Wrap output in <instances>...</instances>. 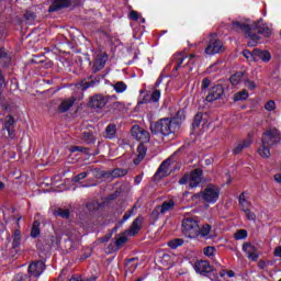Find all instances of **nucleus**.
<instances>
[{"label": "nucleus", "mask_w": 281, "mask_h": 281, "mask_svg": "<svg viewBox=\"0 0 281 281\" xmlns=\"http://www.w3.org/2000/svg\"><path fill=\"white\" fill-rule=\"evenodd\" d=\"M134 211H135V206L132 210L127 211V213L123 215L122 223H124L125 221H128Z\"/></svg>", "instance_id": "13d9d810"}, {"label": "nucleus", "mask_w": 281, "mask_h": 281, "mask_svg": "<svg viewBox=\"0 0 281 281\" xmlns=\"http://www.w3.org/2000/svg\"><path fill=\"white\" fill-rule=\"evenodd\" d=\"M255 60H262L263 63H269L271 60V53L269 50H262L260 48L254 49Z\"/></svg>", "instance_id": "4be33fe9"}, {"label": "nucleus", "mask_w": 281, "mask_h": 281, "mask_svg": "<svg viewBox=\"0 0 281 281\" xmlns=\"http://www.w3.org/2000/svg\"><path fill=\"white\" fill-rule=\"evenodd\" d=\"M13 249H18V247H21V231L15 229L13 233Z\"/></svg>", "instance_id": "72a5a7b5"}, {"label": "nucleus", "mask_w": 281, "mask_h": 281, "mask_svg": "<svg viewBox=\"0 0 281 281\" xmlns=\"http://www.w3.org/2000/svg\"><path fill=\"white\" fill-rule=\"evenodd\" d=\"M132 137L136 139L137 142H140V144H148L150 142V133L142 127L139 125H134L131 130Z\"/></svg>", "instance_id": "9d476101"}, {"label": "nucleus", "mask_w": 281, "mask_h": 281, "mask_svg": "<svg viewBox=\"0 0 281 281\" xmlns=\"http://www.w3.org/2000/svg\"><path fill=\"white\" fill-rule=\"evenodd\" d=\"M106 60H109L108 55L98 56L97 60L92 65V74H98V71H102V68L106 66Z\"/></svg>", "instance_id": "6ab92c4d"}, {"label": "nucleus", "mask_w": 281, "mask_h": 281, "mask_svg": "<svg viewBox=\"0 0 281 281\" xmlns=\"http://www.w3.org/2000/svg\"><path fill=\"white\" fill-rule=\"evenodd\" d=\"M161 82H164V78L162 77H158V79L155 82V88H159V86L161 85Z\"/></svg>", "instance_id": "0e129e2a"}, {"label": "nucleus", "mask_w": 281, "mask_h": 281, "mask_svg": "<svg viewBox=\"0 0 281 281\" xmlns=\"http://www.w3.org/2000/svg\"><path fill=\"white\" fill-rule=\"evenodd\" d=\"M128 240L126 236H121L116 239V247H122V245H125V243Z\"/></svg>", "instance_id": "6e6d98bb"}, {"label": "nucleus", "mask_w": 281, "mask_h": 281, "mask_svg": "<svg viewBox=\"0 0 281 281\" xmlns=\"http://www.w3.org/2000/svg\"><path fill=\"white\" fill-rule=\"evenodd\" d=\"M3 58H8V53L5 52V48H0V60Z\"/></svg>", "instance_id": "052dcab7"}, {"label": "nucleus", "mask_w": 281, "mask_h": 281, "mask_svg": "<svg viewBox=\"0 0 281 281\" xmlns=\"http://www.w3.org/2000/svg\"><path fill=\"white\" fill-rule=\"evenodd\" d=\"M211 40L205 48V54L209 56H214L215 54H221L223 52V42L216 38V34H211Z\"/></svg>", "instance_id": "6e6552de"}, {"label": "nucleus", "mask_w": 281, "mask_h": 281, "mask_svg": "<svg viewBox=\"0 0 281 281\" xmlns=\"http://www.w3.org/2000/svg\"><path fill=\"white\" fill-rule=\"evenodd\" d=\"M201 122H203V113L198 112L193 119L192 130L194 131V130L199 128V126H201Z\"/></svg>", "instance_id": "f704fd0d"}, {"label": "nucleus", "mask_w": 281, "mask_h": 281, "mask_svg": "<svg viewBox=\"0 0 281 281\" xmlns=\"http://www.w3.org/2000/svg\"><path fill=\"white\" fill-rule=\"evenodd\" d=\"M203 252H204V256L212 258V256H214V254L216 252V248H214L212 246H207L203 249Z\"/></svg>", "instance_id": "de8ad7c7"}, {"label": "nucleus", "mask_w": 281, "mask_h": 281, "mask_svg": "<svg viewBox=\"0 0 281 281\" xmlns=\"http://www.w3.org/2000/svg\"><path fill=\"white\" fill-rule=\"evenodd\" d=\"M43 271H45V262L43 261H33L29 266V273L34 278H38L43 273Z\"/></svg>", "instance_id": "ddd939ff"}, {"label": "nucleus", "mask_w": 281, "mask_h": 281, "mask_svg": "<svg viewBox=\"0 0 281 281\" xmlns=\"http://www.w3.org/2000/svg\"><path fill=\"white\" fill-rule=\"evenodd\" d=\"M241 54L247 60H256V55L254 54V50L250 52L249 49H244Z\"/></svg>", "instance_id": "37998d69"}, {"label": "nucleus", "mask_w": 281, "mask_h": 281, "mask_svg": "<svg viewBox=\"0 0 281 281\" xmlns=\"http://www.w3.org/2000/svg\"><path fill=\"white\" fill-rule=\"evenodd\" d=\"M179 168V166L172 162V158L169 157L160 164L154 177H170V175H172V172H177Z\"/></svg>", "instance_id": "423d86ee"}, {"label": "nucleus", "mask_w": 281, "mask_h": 281, "mask_svg": "<svg viewBox=\"0 0 281 281\" xmlns=\"http://www.w3.org/2000/svg\"><path fill=\"white\" fill-rule=\"evenodd\" d=\"M186 58H189V61L187 63V65H194V63H196L195 58H199V56H196L195 54H190L187 57H183V55H173L169 64L170 66L175 65L173 71H179Z\"/></svg>", "instance_id": "1a4fd4ad"}, {"label": "nucleus", "mask_w": 281, "mask_h": 281, "mask_svg": "<svg viewBox=\"0 0 281 281\" xmlns=\"http://www.w3.org/2000/svg\"><path fill=\"white\" fill-rule=\"evenodd\" d=\"M76 0H53L52 4L48 8V12H60L65 8H71Z\"/></svg>", "instance_id": "9b49d317"}, {"label": "nucleus", "mask_w": 281, "mask_h": 281, "mask_svg": "<svg viewBox=\"0 0 281 281\" xmlns=\"http://www.w3.org/2000/svg\"><path fill=\"white\" fill-rule=\"evenodd\" d=\"M239 205L241 210H245V207H249V202L247 201V199H245V192L239 195Z\"/></svg>", "instance_id": "c03bdc74"}, {"label": "nucleus", "mask_w": 281, "mask_h": 281, "mask_svg": "<svg viewBox=\"0 0 281 281\" xmlns=\"http://www.w3.org/2000/svg\"><path fill=\"white\" fill-rule=\"evenodd\" d=\"M54 216H60V218H69L71 216L69 209H55L53 211Z\"/></svg>", "instance_id": "7c9ffc66"}, {"label": "nucleus", "mask_w": 281, "mask_h": 281, "mask_svg": "<svg viewBox=\"0 0 281 281\" xmlns=\"http://www.w3.org/2000/svg\"><path fill=\"white\" fill-rule=\"evenodd\" d=\"M183 122H186V110L181 109L171 117H162L151 122L149 130L151 135L170 137V135H176L178 131H181Z\"/></svg>", "instance_id": "f257e3e1"}, {"label": "nucleus", "mask_w": 281, "mask_h": 281, "mask_svg": "<svg viewBox=\"0 0 281 281\" xmlns=\"http://www.w3.org/2000/svg\"><path fill=\"white\" fill-rule=\"evenodd\" d=\"M41 234V222L34 221L31 229L32 238H37Z\"/></svg>", "instance_id": "473e14b6"}, {"label": "nucleus", "mask_w": 281, "mask_h": 281, "mask_svg": "<svg viewBox=\"0 0 281 281\" xmlns=\"http://www.w3.org/2000/svg\"><path fill=\"white\" fill-rule=\"evenodd\" d=\"M266 111H274L276 110V101L270 100L265 104Z\"/></svg>", "instance_id": "5fc2aeb1"}, {"label": "nucleus", "mask_w": 281, "mask_h": 281, "mask_svg": "<svg viewBox=\"0 0 281 281\" xmlns=\"http://www.w3.org/2000/svg\"><path fill=\"white\" fill-rule=\"evenodd\" d=\"M82 139H83V142H86V144H95V137L93 136V133H91V132H83Z\"/></svg>", "instance_id": "e433bc0d"}, {"label": "nucleus", "mask_w": 281, "mask_h": 281, "mask_svg": "<svg viewBox=\"0 0 281 281\" xmlns=\"http://www.w3.org/2000/svg\"><path fill=\"white\" fill-rule=\"evenodd\" d=\"M175 209V201H165L161 205H158L153 211L154 216H159V214H166V212H170V210Z\"/></svg>", "instance_id": "4468645a"}, {"label": "nucleus", "mask_w": 281, "mask_h": 281, "mask_svg": "<svg viewBox=\"0 0 281 281\" xmlns=\"http://www.w3.org/2000/svg\"><path fill=\"white\" fill-rule=\"evenodd\" d=\"M225 98V87L223 85L217 83L209 89V93L205 98L206 102H216V100H223Z\"/></svg>", "instance_id": "0eeeda50"}, {"label": "nucleus", "mask_w": 281, "mask_h": 281, "mask_svg": "<svg viewBox=\"0 0 281 281\" xmlns=\"http://www.w3.org/2000/svg\"><path fill=\"white\" fill-rule=\"evenodd\" d=\"M194 269L196 273H201V276H203L204 273H212V266L209 261L205 260L195 262Z\"/></svg>", "instance_id": "aec40b11"}, {"label": "nucleus", "mask_w": 281, "mask_h": 281, "mask_svg": "<svg viewBox=\"0 0 281 281\" xmlns=\"http://www.w3.org/2000/svg\"><path fill=\"white\" fill-rule=\"evenodd\" d=\"M74 104H76V98L74 97L61 101V103L58 106L59 113H67V111H69V109H71Z\"/></svg>", "instance_id": "5701e85b"}, {"label": "nucleus", "mask_w": 281, "mask_h": 281, "mask_svg": "<svg viewBox=\"0 0 281 281\" xmlns=\"http://www.w3.org/2000/svg\"><path fill=\"white\" fill-rule=\"evenodd\" d=\"M245 34L250 41L260 43V35H258L257 31H254V24L250 25V31L248 33L246 32Z\"/></svg>", "instance_id": "2f4dec72"}, {"label": "nucleus", "mask_w": 281, "mask_h": 281, "mask_svg": "<svg viewBox=\"0 0 281 281\" xmlns=\"http://www.w3.org/2000/svg\"><path fill=\"white\" fill-rule=\"evenodd\" d=\"M274 256L277 258H281V246L274 248Z\"/></svg>", "instance_id": "680f3d73"}, {"label": "nucleus", "mask_w": 281, "mask_h": 281, "mask_svg": "<svg viewBox=\"0 0 281 281\" xmlns=\"http://www.w3.org/2000/svg\"><path fill=\"white\" fill-rule=\"evenodd\" d=\"M249 98V92L247 90L238 91L234 94L233 100L234 102H243Z\"/></svg>", "instance_id": "c756f323"}, {"label": "nucleus", "mask_w": 281, "mask_h": 281, "mask_svg": "<svg viewBox=\"0 0 281 281\" xmlns=\"http://www.w3.org/2000/svg\"><path fill=\"white\" fill-rule=\"evenodd\" d=\"M258 267H259V269H265L267 267V262L266 261H259Z\"/></svg>", "instance_id": "338daca9"}, {"label": "nucleus", "mask_w": 281, "mask_h": 281, "mask_svg": "<svg viewBox=\"0 0 281 281\" xmlns=\"http://www.w3.org/2000/svg\"><path fill=\"white\" fill-rule=\"evenodd\" d=\"M14 116L8 115L4 121L3 128H14Z\"/></svg>", "instance_id": "a19ab883"}, {"label": "nucleus", "mask_w": 281, "mask_h": 281, "mask_svg": "<svg viewBox=\"0 0 281 281\" xmlns=\"http://www.w3.org/2000/svg\"><path fill=\"white\" fill-rule=\"evenodd\" d=\"M5 131H8V135L11 139H14L15 134H14V127H9V128H4Z\"/></svg>", "instance_id": "bf43d9fd"}, {"label": "nucleus", "mask_w": 281, "mask_h": 281, "mask_svg": "<svg viewBox=\"0 0 281 281\" xmlns=\"http://www.w3.org/2000/svg\"><path fill=\"white\" fill-rule=\"evenodd\" d=\"M210 85H212V80L210 78H204L201 83L202 91H207L210 89Z\"/></svg>", "instance_id": "8fccbe9b"}, {"label": "nucleus", "mask_w": 281, "mask_h": 281, "mask_svg": "<svg viewBox=\"0 0 281 281\" xmlns=\"http://www.w3.org/2000/svg\"><path fill=\"white\" fill-rule=\"evenodd\" d=\"M137 158L134 159L135 166H138L143 161V159L146 157V153H148V148L144 145V143H140L137 147Z\"/></svg>", "instance_id": "b1692460"}, {"label": "nucleus", "mask_w": 281, "mask_h": 281, "mask_svg": "<svg viewBox=\"0 0 281 281\" xmlns=\"http://www.w3.org/2000/svg\"><path fill=\"white\" fill-rule=\"evenodd\" d=\"M260 23H262V19H259L252 24V32H257V34L265 36V38H269L273 34V31L267 25L261 26Z\"/></svg>", "instance_id": "f8f14e48"}, {"label": "nucleus", "mask_w": 281, "mask_h": 281, "mask_svg": "<svg viewBox=\"0 0 281 281\" xmlns=\"http://www.w3.org/2000/svg\"><path fill=\"white\" fill-rule=\"evenodd\" d=\"M195 199H202L204 203H216L221 196V189L214 184H209L203 191L196 193Z\"/></svg>", "instance_id": "20e7f679"}, {"label": "nucleus", "mask_w": 281, "mask_h": 281, "mask_svg": "<svg viewBox=\"0 0 281 281\" xmlns=\"http://www.w3.org/2000/svg\"><path fill=\"white\" fill-rule=\"evenodd\" d=\"M210 232H212V226H210V224H204L202 227L199 226V236H201V238H212Z\"/></svg>", "instance_id": "c85d7f7f"}, {"label": "nucleus", "mask_w": 281, "mask_h": 281, "mask_svg": "<svg viewBox=\"0 0 281 281\" xmlns=\"http://www.w3.org/2000/svg\"><path fill=\"white\" fill-rule=\"evenodd\" d=\"M181 186H186L188 183L189 188H199L201 183H203V178L201 177H183L179 180Z\"/></svg>", "instance_id": "2eb2a0df"}, {"label": "nucleus", "mask_w": 281, "mask_h": 281, "mask_svg": "<svg viewBox=\"0 0 281 281\" xmlns=\"http://www.w3.org/2000/svg\"><path fill=\"white\" fill-rule=\"evenodd\" d=\"M140 225H142V217L135 218L130 229L127 231L130 236H135V234H137L139 229H142Z\"/></svg>", "instance_id": "bb28decb"}, {"label": "nucleus", "mask_w": 281, "mask_h": 281, "mask_svg": "<svg viewBox=\"0 0 281 281\" xmlns=\"http://www.w3.org/2000/svg\"><path fill=\"white\" fill-rule=\"evenodd\" d=\"M161 98V90H154L150 97L151 102H159Z\"/></svg>", "instance_id": "09e8293b"}, {"label": "nucleus", "mask_w": 281, "mask_h": 281, "mask_svg": "<svg viewBox=\"0 0 281 281\" xmlns=\"http://www.w3.org/2000/svg\"><path fill=\"white\" fill-rule=\"evenodd\" d=\"M70 153H82L83 155H89V150H91L89 147H82V146H71Z\"/></svg>", "instance_id": "58836bf2"}, {"label": "nucleus", "mask_w": 281, "mask_h": 281, "mask_svg": "<svg viewBox=\"0 0 281 281\" xmlns=\"http://www.w3.org/2000/svg\"><path fill=\"white\" fill-rule=\"evenodd\" d=\"M15 281H31L30 274L18 273L14 278Z\"/></svg>", "instance_id": "3c124183"}, {"label": "nucleus", "mask_w": 281, "mask_h": 281, "mask_svg": "<svg viewBox=\"0 0 281 281\" xmlns=\"http://www.w3.org/2000/svg\"><path fill=\"white\" fill-rule=\"evenodd\" d=\"M182 232L187 238H199V222L194 217L182 221Z\"/></svg>", "instance_id": "39448f33"}, {"label": "nucleus", "mask_w": 281, "mask_h": 281, "mask_svg": "<svg viewBox=\"0 0 281 281\" xmlns=\"http://www.w3.org/2000/svg\"><path fill=\"white\" fill-rule=\"evenodd\" d=\"M183 177H203V170L201 168L193 169L190 175L184 173Z\"/></svg>", "instance_id": "a18cd8bd"}, {"label": "nucleus", "mask_w": 281, "mask_h": 281, "mask_svg": "<svg viewBox=\"0 0 281 281\" xmlns=\"http://www.w3.org/2000/svg\"><path fill=\"white\" fill-rule=\"evenodd\" d=\"M24 19L30 22L36 21V13H34L32 11H26L24 14Z\"/></svg>", "instance_id": "603ef678"}, {"label": "nucleus", "mask_w": 281, "mask_h": 281, "mask_svg": "<svg viewBox=\"0 0 281 281\" xmlns=\"http://www.w3.org/2000/svg\"><path fill=\"white\" fill-rule=\"evenodd\" d=\"M244 85H245L246 89H248L249 91H254V89H256V82H254L249 79H246L244 81Z\"/></svg>", "instance_id": "864d4df0"}, {"label": "nucleus", "mask_w": 281, "mask_h": 281, "mask_svg": "<svg viewBox=\"0 0 281 281\" xmlns=\"http://www.w3.org/2000/svg\"><path fill=\"white\" fill-rule=\"evenodd\" d=\"M254 144V140L251 138H245L241 143L235 144V147L233 149V155H240L245 148H249Z\"/></svg>", "instance_id": "412c9836"}, {"label": "nucleus", "mask_w": 281, "mask_h": 281, "mask_svg": "<svg viewBox=\"0 0 281 281\" xmlns=\"http://www.w3.org/2000/svg\"><path fill=\"white\" fill-rule=\"evenodd\" d=\"M281 142V134L278 128H270L263 132L261 136V146L258 149L260 157H271L272 146H278Z\"/></svg>", "instance_id": "7ed1b4c3"}, {"label": "nucleus", "mask_w": 281, "mask_h": 281, "mask_svg": "<svg viewBox=\"0 0 281 281\" xmlns=\"http://www.w3.org/2000/svg\"><path fill=\"white\" fill-rule=\"evenodd\" d=\"M114 91H116L117 93H124V91H126V89H128V86H126V83L124 81H119L113 86Z\"/></svg>", "instance_id": "4c0bfd02"}, {"label": "nucleus", "mask_w": 281, "mask_h": 281, "mask_svg": "<svg viewBox=\"0 0 281 281\" xmlns=\"http://www.w3.org/2000/svg\"><path fill=\"white\" fill-rule=\"evenodd\" d=\"M61 175L63 177H67V175H69V177H126L128 175V170L116 168L105 173H99L98 168L93 169L91 167H88L83 172L76 175V168L65 167L61 171Z\"/></svg>", "instance_id": "f03ea898"}, {"label": "nucleus", "mask_w": 281, "mask_h": 281, "mask_svg": "<svg viewBox=\"0 0 281 281\" xmlns=\"http://www.w3.org/2000/svg\"><path fill=\"white\" fill-rule=\"evenodd\" d=\"M5 85V78L3 77V74L0 72V89Z\"/></svg>", "instance_id": "69168bd1"}, {"label": "nucleus", "mask_w": 281, "mask_h": 281, "mask_svg": "<svg viewBox=\"0 0 281 281\" xmlns=\"http://www.w3.org/2000/svg\"><path fill=\"white\" fill-rule=\"evenodd\" d=\"M89 106L90 109H104L106 106V98L97 94L90 99Z\"/></svg>", "instance_id": "dca6fc26"}, {"label": "nucleus", "mask_w": 281, "mask_h": 281, "mask_svg": "<svg viewBox=\"0 0 281 281\" xmlns=\"http://www.w3.org/2000/svg\"><path fill=\"white\" fill-rule=\"evenodd\" d=\"M131 21H139V13L135 10L130 11Z\"/></svg>", "instance_id": "4d7b16f0"}, {"label": "nucleus", "mask_w": 281, "mask_h": 281, "mask_svg": "<svg viewBox=\"0 0 281 281\" xmlns=\"http://www.w3.org/2000/svg\"><path fill=\"white\" fill-rule=\"evenodd\" d=\"M241 210L244 211L245 216L248 218V221H256V214H254L251 210H249V206H246Z\"/></svg>", "instance_id": "79ce46f5"}, {"label": "nucleus", "mask_w": 281, "mask_h": 281, "mask_svg": "<svg viewBox=\"0 0 281 281\" xmlns=\"http://www.w3.org/2000/svg\"><path fill=\"white\" fill-rule=\"evenodd\" d=\"M235 239L236 240H243V239H245L246 237H247V231H245V229H239V231H237L236 233H235Z\"/></svg>", "instance_id": "49530a36"}, {"label": "nucleus", "mask_w": 281, "mask_h": 281, "mask_svg": "<svg viewBox=\"0 0 281 281\" xmlns=\"http://www.w3.org/2000/svg\"><path fill=\"white\" fill-rule=\"evenodd\" d=\"M110 238H111V235H106L105 237L101 238V243H109Z\"/></svg>", "instance_id": "774afa93"}, {"label": "nucleus", "mask_w": 281, "mask_h": 281, "mask_svg": "<svg viewBox=\"0 0 281 281\" xmlns=\"http://www.w3.org/2000/svg\"><path fill=\"white\" fill-rule=\"evenodd\" d=\"M100 85V77H95L94 79H91L90 81H87L86 79L80 80L76 83L77 89H81V91H87V89H91L93 87H98Z\"/></svg>", "instance_id": "f3484780"}, {"label": "nucleus", "mask_w": 281, "mask_h": 281, "mask_svg": "<svg viewBox=\"0 0 281 281\" xmlns=\"http://www.w3.org/2000/svg\"><path fill=\"white\" fill-rule=\"evenodd\" d=\"M105 139H115L117 137V125L111 123L105 127Z\"/></svg>", "instance_id": "393cba45"}, {"label": "nucleus", "mask_w": 281, "mask_h": 281, "mask_svg": "<svg viewBox=\"0 0 281 281\" xmlns=\"http://www.w3.org/2000/svg\"><path fill=\"white\" fill-rule=\"evenodd\" d=\"M243 78H245V72L237 71L231 76L229 82H231V85H233V87H236L237 85H240V80H243Z\"/></svg>", "instance_id": "cd10ccee"}, {"label": "nucleus", "mask_w": 281, "mask_h": 281, "mask_svg": "<svg viewBox=\"0 0 281 281\" xmlns=\"http://www.w3.org/2000/svg\"><path fill=\"white\" fill-rule=\"evenodd\" d=\"M86 209L88 210V212H98V210H100V202L99 201H91V202H88L86 204Z\"/></svg>", "instance_id": "c9c22d12"}, {"label": "nucleus", "mask_w": 281, "mask_h": 281, "mask_svg": "<svg viewBox=\"0 0 281 281\" xmlns=\"http://www.w3.org/2000/svg\"><path fill=\"white\" fill-rule=\"evenodd\" d=\"M243 251H245L250 260H258V249L251 243H245L243 245Z\"/></svg>", "instance_id": "a211bd4d"}, {"label": "nucleus", "mask_w": 281, "mask_h": 281, "mask_svg": "<svg viewBox=\"0 0 281 281\" xmlns=\"http://www.w3.org/2000/svg\"><path fill=\"white\" fill-rule=\"evenodd\" d=\"M259 42H256L255 40H249L247 45L248 47H256V45H258Z\"/></svg>", "instance_id": "e2e57ef3"}, {"label": "nucleus", "mask_w": 281, "mask_h": 281, "mask_svg": "<svg viewBox=\"0 0 281 281\" xmlns=\"http://www.w3.org/2000/svg\"><path fill=\"white\" fill-rule=\"evenodd\" d=\"M250 26L251 25L245 24L239 21L232 22V30H237V32H244L245 34H246V32L248 33L250 31Z\"/></svg>", "instance_id": "a878e982"}, {"label": "nucleus", "mask_w": 281, "mask_h": 281, "mask_svg": "<svg viewBox=\"0 0 281 281\" xmlns=\"http://www.w3.org/2000/svg\"><path fill=\"white\" fill-rule=\"evenodd\" d=\"M181 245H183V239L181 238H176L168 243V247L171 249H177V247H181Z\"/></svg>", "instance_id": "ea45409f"}]
</instances>
